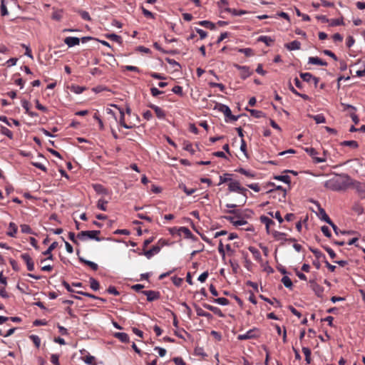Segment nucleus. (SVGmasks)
<instances>
[{"label":"nucleus","instance_id":"nucleus-1","mask_svg":"<svg viewBox=\"0 0 365 365\" xmlns=\"http://www.w3.org/2000/svg\"><path fill=\"white\" fill-rule=\"evenodd\" d=\"M215 109L222 113L225 118H229L231 121H236L238 119V116L232 115L230 108L226 105L217 103L215 106Z\"/></svg>","mask_w":365,"mask_h":365},{"label":"nucleus","instance_id":"nucleus-2","mask_svg":"<svg viewBox=\"0 0 365 365\" xmlns=\"http://www.w3.org/2000/svg\"><path fill=\"white\" fill-rule=\"evenodd\" d=\"M228 190L230 192H237L238 193L242 194L245 196V197L247 198L246 193H247V190L246 188L241 187V185L238 181L232 180L228 184ZM245 202H246V199H245L243 200V202H242V205H243L245 203Z\"/></svg>","mask_w":365,"mask_h":365},{"label":"nucleus","instance_id":"nucleus-3","mask_svg":"<svg viewBox=\"0 0 365 365\" xmlns=\"http://www.w3.org/2000/svg\"><path fill=\"white\" fill-rule=\"evenodd\" d=\"M100 233V230L81 231L78 234L77 237L81 240H85L86 237H88L96 241H100L101 239L98 237Z\"/></svg>","mask_w":365,"mask_h":365},{"label":"nucleus","instance_id":"nucleus-4","mask_svg":"<svg viewBox=\"0 0 365 365\" xmlns=\"http://www.w3.org/2000/svg\"><path fill=\"white\" fill-rule=\"evenodd\" d=\"M304 151L312 158L314 163H324L327 160L326 157H317L318 152L314 148H305Z\"/></svg>","mask_w":365,"mask_h":365},{"label":"nucleus","instance_id":"nucleus-5","mask_svg":"<svg viewBox=\"0 0 365 365\" xmlns=\"http://www.w3.org/2000/svg\"><path fill=\"white\" fill-rule=\"evenodd\" d=\"M142 293L147 297V300L148 302L157 300L160 297V292L153 290H145L143 291Z\"/></svg>","mask_w":365,"mask_h":365},{"label":"nucleus","instance_id":"nucleus-6","mask_svg":"<svg viewBox=\"0 0 365 365\" xmlns=\"http://www.w3.org/2000/svg\"><path fill=\"white\" fill-rule=\"evenodd\" d=\"M21 258L25 262L27 269L29 271H33L34 269V262L31 256L28 253H23L21 255Z\"/></svg>","mask_w":365,"mask_h":365},{"label":"nucleus","instance_id":"nucleus-7","mask_svg":"<svg viewBox=\"0 0 365 365\" xmlns=\"http://www.w3.org/2000/svg\"><path fill=\"white\" fill-rule=\"evenodd\" d=\"M309 282L311 283V287L315 294L319 298H323L324 288L314 281H310Z\"/></svg>","mask_w":365,"mask_h":365},{"label":"nucleus","instance_id":"nucleus-8","mask_svg":"<svg viewBox=\"0 0 365 365\" xmlns=\"http://www.w3.org/2000/svg\"><path fill=\"white\" fill-rule=\"evenodd\" d=\"M115 108H117L118 110H119V112L120 113V119H119V123L120 125L125 128H127V129H130V128H132L135 126V125H132L130 123L129 124L126 123H125V113L123 111V109L120 108L119 107H118L117 106H115Z\"/></svg>","mask_w":365,"mask_h":365},{"label":"nucleus","instance_id":"nucleus-9","mask_svg":"<svg viewBox=\"0 0 365 365\" xmlns=\"http://www.w3.org/2000/svg\"><path fill=\"white\" fill-rule=\"evenodd\" d=\"M255 329H250L245 334H239L237 336V339L242 341V340L255 339L257 337V336L255 334Z\"/></svg>","mask_w":365,"mask_h":365},{"label":"nucleus","instance_id":"nucleus-10","mask_svg":"<svg viewBox=\"0 0 365 365\" xmlns=\"http://www.w3.org/2000/svg\"><path fill=\"white\" fill-rule=\"evenodd\" d=\"M92 187L97 194L108 195L110 191L101 184H93Z\"/></svg>","mask_w":365,"mask_h":365},{"label":"nucleus","instance_id":"nucleus-11","mask_svg":"<svg viewBox=\"0 0 365 365\" xmlns=\"http://www.w3.org/2000/svg\"><path fill=\"white\" fill-rule=\"evenodd\" d=\"M259 220L262 224L265 225L266 231L268 234H269L270 233V226L274 225V222L272 219H270L268 217L264 216V215H262L260 217Z\"/></svg>","mask_w":365,"mask_h":365},{"label":"nucleus","instance_id":"nucleus-12","mask_svg":"<svg viewBox=\"0 0 365 365\" xmlns=\"http://www.w3.org/2000/svg\"><path fill=\"white\" fill-rule=\"evenodd\" d=\"M354 187L358 192L359 197L361 199L365 198V185L361 183L360 182H355L354 184Z\"/></svg>","mask_w":365,"mask_h":365},{"label":"nucleus","instance_id":"nucleus-13","mask_svg":"<svg viewBox=\"0 0 365 365\" xmlns=\"http://www.w3.org/2000/svg\"><path fill=\"white\" fill-rule=\"evenodd\" d=\"M64 43L68 47H73L80 43V39L77 37L68 36L64 39Z\"/></svg>","mask_w":365,"mask_h":365},{"label":"nucleus","instance_id":"nucleus-14","mask_svg":"<svg viewBox=\"0 0 365 365\" xmlns=\"http://www.w3.org/2000/svg\"><path fill=\"white\" fill-rule=\"evenodd\" d=\"M58 246L57 242H53L48 248L43 252V255L47 256L48 259H53V255L51 254L52 251L54 250Z\"/></svg>","mask_w":365,"mask_h":365},{"label":"nucleus","instance_id":"nucleus-15","mask_svg":"<svg viewBox=\"0 0 365 365\" xmlns=\"http://www.w3.org/2000/svg\"><path fill=\"white\" fill-rule=\"evenodd\" d=\"M160 250V247L158 246H153L151 249L147 251H144L143 255L148 258H151L154 255L158 254Z\"/></svg>","mask_w":365,"mask_h":365},{"label":"nucleus","instance_id":"nucleus-16","mask_svg":"<svg viewBox=\"0 0 365 365\" xmlns=\"http://www.w3.org/2000/svg\"><path fill=\"white\" fill-rule=\"evenodd\" d=\"M319 217L329 225L332 222L329 215L326 213L324 209L320 206H319Z\"/></svg>","mask_w":365,"mask_h":365},{"label":"nucleus","instance_id":"nucleus-17","mask_svg":"<svg viewBox=\"0 0 365 365\" xmlns=\"http://www.w3.org/2000/svg\"><path fill=\"white\" fill-rule=\"evenodd\" d=\"M237 68L240 71V75L243 79H245L252 74V72L250 71V68L247 66H237Z\"/></svg>","mask_w":365,"mask_h":365},{"label":"nucleus","instance_id":"nucleus-18","mask_svg":"<svg viewBox=\"0 0 365 365\" xmlns=\"http://www.w3.org/2000/svg\"><path fill=\"white\" fill-rule=\"evenodd\" d=\"M308 63L313 65L327 66V63L326 61H324L318 57H309Z\"/></svg>","mask_w":365,"mask_h":365},{"label":"nucleus","instance_id":"nucleus-19","mask_svg":"<svg viewBox=\"0 0 365 365\" xmlns=\"http://www.w3.org/2000/svg\"><path fill=\"white\" fill-rule=\"evenodd\" d=\"M149 107L155 111L158 118H161V119L165 118V111L162 108H160V107H158L155 105H153V104L150 105Z\"/></svg>","mask_w":365,"mask_h":365},{"label":"nucleus","instance_id":"nucleus-20","mask_svg":"<svg viewBox=\"0 0 365 365\" xmlns=\"http://www.w3.org/2000/svg\"><path fill=\"white\" fill-rule=\"evenodd\" d=\"M257 41L264 43L267 46H272L274 43V39L267 36H260L258 37Z\"/></svg>","mask_w":365,"mask_h":365},{"label":"nucleus","instance_id":"nucleus-21","mask_svg":"<svg viewBox=\"0 0 365 365\" xmlns=\"http://www.w3.org/2000/svg\"><path fill=\"white\" fill-rule=\"evenodd\" d=\"M285 47L290 51L298 50L301 47V43L299 41L295 40L289 43H287Z\"/></svg>","mask_w":365,"mask_h":365},{"label":"nucleus","instance_id":"nucleus-22","mask_svg":"<svg viewBox=\"0 0 365 365\" xmlns=\"http://www.w3.org/2000/svg\"><path fill=\"white\" fill-rule=\"evenodd\" d=\"M9 231L7 232V235L12 237H15L18 230L17 225L14 222H11L9 223Z\"/></svg>","mask_w":365,"mask_h":365},{"label":"nucleus","instance_id":"nucleus-23","mask_svg":"<svg viewBox=\"0 0 365 365\" xmlns=\"http://www.w3.org/2000/svg\"><path fill=\"white\" fill-rule=\"evenodd\" d=\"M248 250L252 254L253 257L255 258V260L259 261V262L261 261V259H262L261 254H260V252L257 249H256L254 247L250 246V247H249Z\"/></svg>","mask_w":365,"mask_h":365},{"label":"nucleus","instance_id":"nucleus-24","mask_svg":"<svg viewBox=\"0 0 365 365\" xmlns=\"http://www.w3.org/2000/svg\"><path fill=\"white\" fill-rule=\"evenodd\" d=\"M114 336L122 342L126 343L129 341V336L126 333L117 332L114 334Z\"/></svg>","mask_w":365,"mask_h":365},{"label":"nucleus","instance_id":"nucleus-25","mask_svg":"<svg viewBox=\"0 0 365 365\" xmlns=\"http://www.w3.org/2000/svg\"><path fill=\"white\" fill-rule=\"evenodd\" d=\"M198 24L210 30H215L216 28L215 24L214 23L207 20L200 21L198 22Z\"/></svg>","mask_w":365,"mask_h":365},{"label":"nucleus","instance_id":"nucleus-26","mask_svg":"<svg viewBox=\"0 0 365 365\" xmlns=\"http://www.w3.org/2000/svg\"><path fill=\"white\" fill-rule=\"evenodd\" d=\"M108 202V200H106L104 198L101 197L97 202V207L101 210L106 211Z\"/></svg>","mask_w":365,"mask_h":365},{"label":"nucleus","instance_id":"nucleus-27","mask_svg":"<svg viewBox=\"0 0 365 365\" xmlns=\"http://www.w3.org/2000/svg\"><path fill=\"white\" fill-rule=\"evenodd\" d=\"M79 260L80 262H81L82 263L88 265V267H90L94 271H96L98 268V266L96 263L93 262H91V261H89V260H86L82 257H79Z\"/></svg>","mask_w":365,"mask_h":365},{"label":"nucleus","instance_id":"nucleus-28","mask_svg":"<svg viewBox=\"0 0 365 365\" xmlns=\"http://www.w3.org/2000/svg\"><path fill=\"white\" fill-rule=\"evenodd\" d=\"M195 311H196V313H197V316L205 317H207V318H211L212 317V315L210 313H208L207 312H205L200 307L195 305Z\"/></svg>","mask_w":365,"mask_h":365},{"label":"nucleus","instance_id":"nucleus-29","mask_svg":"<svg viewBox=\"0 0 365 365\" xmlns=\"http://www.w3.org/2000/svg\"><path fill=\"white\" fill-rule=\"evenodd\" d=\"M180 235L184 234L186 238H192L194 237L193 234L191 231L186 227H179Z\"/></svg>","mask_w":365,"mask_h":365},{"label":"nucleus","instance_id":"nucleus-30","mask_svg":"<svg viewBox=\"0 0 365 365\" xmlns=\"http://www.w3.org/2000/svg\"><path fill=\"white\" fill-rule=\"evenodd\" d=\"M352 210L359 215L363 214L364 207L359 202H355L352 206Z\"/></svg>","mask_w":365,"mask_h":365},{"label":"nucleus","instance_id":"nucleus-31","mask_svg":"<svg viewBox=\"0 0 365 365\" xmlns=\"http://www.w3.org/2000/svg\"><path fill=\"white\" fill-rule=\"evenodd\" d=\"M302 352L303 354H304L305 356V361H307V364H310L311 362V354H312V352H311V350L308 347H302Z\"/></svg>","mask_w":365,"mask_h":365},{"label":"nucleus","instance_id":"nucleus-32","mask_svg":"<svg viewBox=\"0 0 365 365\" xmlns=\"http://www.w3.org/2000/svg\"><path fill=\"white\" fill-rule=\"evenodd\" d=\"M231 174L230 173H225L223 175L220 176V182L219 185L228 182L229 183L232 180L231 178Z\"/></svg>","mask_w":365,"mask_h":365},{"label":"nucleus","instance_id":"nucleus-33","mask_svg":"<svg viewBox=\"0 0 365 365\" xmlns=\"http://www.w3.org/2000/svg\"><path fill=\"white\" fill-rule=\"evenodd\" d=\"M21 231L25 234L35 235V232L32 230L29 225H21Z\"/></svg>","mask_w":365,"mask_h":365},{"label":"nucleus","instance_id":"nucleus-34","mask_svg":"<svg viewBox=\"0 0 365 365\" xmlns=\"http://www.w3.org/2000/svg\"><path fill=\"white\" fill-rule=\"evenodd\" d=\"M70 89L72 92L80 94L86 90V88L78 85H72Z\"/></svg>","mask_w":365,"mask_h":365},{"label":"nucleus","instance_id":"nucleus-35","mask_svg":"<svg viewBox=\"0 0 365 365\" xmlns=\"http://www.w3.org/2000/svg\"><path fill=\"white\" fill-rule=\"evenodd\" d=\"M341 145L352 148H357L359 147V143L356 140H345L341 143Z\"/></svg>","mask_w":365,"mask_h":365},{"label":"nucleus","instance_id":"nucleus-36","mask_svg":"<svg viewBox=\"0 0 365 365\" xmlns=\"http://www.w3.org/2000/svg\"><path fill=\"white\" fill-rule=\"evenodd\" d=\"M311 118H312L317 124L324 123L326 122L325 117L322 114L312 115Z\"/></svg>","mask_w":365,"mask_h":365},{"label":"nucleus","instance_id":"nucleus-37","mask_svg":"<svg viewBox=\"0 0 365 365\" xmlns=\"http://www.w3.org/2000/svg\"><path fill=\"white\" fill-rule=\"evenodd\" d=\"M90 286L91 288L94 291H97L100 288L99 282L93 277L90 278Z\"/></svg>","mask_w":365,"mask_h":365},{"label":"nucleus","instance_id":"nucleus-38","mask_svg":"<svg viewBox=\"0 0 365 365\" xmlns=\"http://www.w3.org/2000/svg\"><path fill=\"white\" fill-rule=\"evenodd\" d=\"M268 214L271 217H274L275 219H277L280 224H282L283 222L284 219L282 217L279 211H277L275 212H269Z\"/></svg>","mask_w":365,"mask_h":365},{"label":"nucleus","instance_id":"nucleus-39","mask_svg":"<svg viewBox=\"0 0 365 365\" xmlns=\"http://www.w3.org/2000/svg\"><path fill=\"white\" fill-rule=\"evenodd\" d=\"M274 179L282 181L287 184L290 183V177L289 175H275Z\"/></svg>","mask_w":365,"mask_h":365},{"label":"nucleus","instance_id":"nucleus-40","mask_svg":"<svg viewBox=\"0 0 365 365\" xmlns=\"http://www.w3.org/2000/svg\"><path fill=\"white\" fill-rule=\"evenodd\" d=\"M1 133L3 135L7 136L9 139L13 138V133L9 129H8L7 128H6L4 126L1 127Z\"/></svg>","mask_w":365,"mask_h":365},{"label":"nucleus","instance_id":"nucleus-41","mask_svg":"<svg viewBox=\"0 0 365 365\" xmlns=\"http://www.w3.org/2000/svg\"><path fill=\"white\" fill-rule=\"evenodd\" d=\"M282 282L287 288L291 289L292 287V282L290 278L287 276L282 277Z\"/></svg>","mask_w":365,"mask_h":365},{"label":"nucleus","instance_id":"nucleus-42","mask_svg":"<svg viewBox=\"0 0 365 365\" xmlns=\"http://www.w3.org/2000/svg\"><path fill=\"white\" fill-rule=\"evenodd\" d=\"M213 302H215L220 305H223V306L228 305L230 303L229 300L225 297H220V298L214 299Z\"/></svg>","mask_w":365,"mask_h":365},{"label":"nucleus","instance_id":"nucleus-43","mask_svg":"<svg viewBox=\"0 0 365 365\" xmlns=\"http://www.w3.org/2000/svg\"><path fill=\"white\" fill-rule=\"evenodd\" d=\"M344 25L343 18L341 19H332L330 20V26H336Z\"/></svg>","mask_w":365,"mask_h":365},{"label":"nucleus","instance_id":"nucleus-44","mask_svg":"<svg viewBox=\"0 0 365 365\" xmlns=\"http://www.w3.org/2000/svg\"><path fill=\"white\" fill-rule=\"evenodd\" d=\"M236 171L248 177V178H254L255 177V174L253 173H252L250 170H247L244 168H240V169L237 170Z\"/></svg>","mask_w":365,"mask_h":365},{"label":"nucleus","instance_id":"nucleus-45","mask_svg":"<svg viewBox=\"0 0 365 365\" xmlns=\"http://www.w3.org/2000/svg\"><path fill=\"white\" fill-rule=\"evenodd\" d=\"M300 77L306 82H311L313 78V76L310 73H301Z\"/></svg>","mask_w":365,"mask_h":365},{"label":"nucleus","instance_id":"nucleus-46","mask_svg":"<svg viewBox=\"0 0 365 365\" xmlns=\"http://www.w3.org/2000/svg\"><path fill=\"white\" fill-rule=\"evenodd\" d=\"M76 293L79 294H82V295H84L86 297H90V298H93V299H99L102 302H105L106 300L103 298H101V297H96L95 295L92 294H90V293H88V292H82V291H77Z\"/></svg>","mask_w":365,"mask_h":365},{"label":"nucleus","instance_id":"nucleus-47","mask_svg":"<svg viewBox=\"0 0 365 365\" xmlns=\"http://www.w3.org/2000/svg\"><path fill=\"white\" fill-rule=\"evenodd\" d=\"M225 11L231 13L232 15L234 16H241L244 14H245L246 12L243 10H237V9H230V8H227L225 9Z\"/></svg>","mask_w":365,"mask_h":365},{"label":"nucleus","instance_id":"nucleus-48","mask_svg":"<svg viewBox=\"0 0 365 365\" xmlns=\"http://www.w3.org/2000/svg\"><path fill=\"white\" fill-rule=\"evenodd\" d=\"M273 237L277 240H283L286 236V234L284 232H280L276 230H273L272 232Z\"/></svg>","mask_w":365,"mask_h":365},{"label":"nucleus","instance_id":"nucleus-49","mask_svg":"<svg viewBox=\"0 0 365 365\" xmlns=\"http://www.w3.org/2000/svg\"><path fill=\"white\" fill-rule=\"evenodd\" d=\"M329 225L333 228L334 232H335L336 235H339V233H341L342 235L349 234L350 233V232L341 231L333 222H331Z\"/></svg>","mask_w":365,"mask_h":365},{"label":"nucleus","instance_id":"nucleus-50","mask_svg":"<svg viewBox=\"0 0 365 365\" xmlns=\"http://www.w3.org/2000/svg\"><path fill=\"white\" fill-rule=\"evenodd\" d=\"M0 11L1 16H6L9 14L6 6L4 4V0L1 1Z\"/></svg>","mask_w":365,"mask_h":365},{"label":"nucleus","instance_id":"nucleus-51","mask_svg":"<svg viewBox=\"0 0 365 365\" xmlns=\"http://www.w3.org/2000/svg\"><path fill=\"white\" fill-rule=\"evenodd\" d=\"M30 339L37 348H38L40 346L41 339L38 336L31 335Z\"/></svg>","mask_w":365,"mask_h":365},{"label":"nucleus","instance_id":"nucleus-52","mask_svg":"<svg viewBox=\"0 0 365 365\" xmlns=\"http://www.w3.org/2000/svg\"><path fill=\"white\" fill-rule=\"evenodd\" d=\"M81 17L83 19V20H86V21H91V18L90 16V14L88 11H78Z\"/></svg>","mask_w":365,"mask_h":365},{"label":"nucleus","instance_id":"nucleus-53","mask_svg":"<svg viewBox=\"0 0 365 365\" xmlns=\"http://www.w3.org/2000/svg\"><path fill=\"white\" fill-rule=\"evenodd\" d=\"M172 91L174 93H175V94H177V95H178L180 96H183L182 88L181 86H174L173 88V89H172Z\"/></svg>","mask_w":365,"mask_h":365},{"label":"nucleus","instance_id":"nucleus-54","mask_svg":"<svg viewBox=\"0 0 365 365\" xmlns=\"http://www.w3.org/2000/svg\"><path fill=\"white\" fill-rule=\"evenodd\" d=\"M321 230L322 232H323V234L327 237H331V231L329 230V227L327 226H322L321 227Z\"/></svg>","mask_w":365,"mask_h":365},{"label":"nucleus","instance_id":"nucleus-55","mask_svg":"<svg viewBox=\"0 0 365 365\" xmlns=\"http://www.w3.org/2000/svg\"><path fill=\"white\" fill-rule=\"evenodd\" d=\"M251 115L256 118H261L263 115V112L257 110H249Z\"/></svg>","mask_w":365,"mask_h":365},{"label":"nucleus","instance_id":"nucleus-56","mask_svg":"<svg viewBox=\"0 0 365 365\" xmlns=\"http://www.w3.org/2000/svg\"><path fill=\"white\" fill-rule=\"evenodd\" d=\"M123 70L129 71H133V72H140V69L134 66H124Z\"/></svg>","mask_w":365,"mask_h":365},{"label":"nucleus","instance_id":"nucleus-57","mask_svg":"<svg viewBox=\"0 0 365 365\" xmlns=\"http://www.w3.org/2000/svg\"><path fill=\"white\" fill-rule=\"evenodd\" d=\"M239 51L247 56H250L253 54L252 50L250 48H241Z\"/></svg>","mask_w":365,"mask_h":365},{"label":"nucleus","instance_id":"nucleus-58","mask_svg":"<svg viewBox=\"0 0 365 365\" xmlns=\"http://www.w3.org/2000/svg\"><path fill=\"white\" fill-rule=\"evenodd\" d=\"M107 292L109 293V294H113L115 296H118L120 294L119 292L116 289V288L113 286H110L108 289H107Z\"/></svg>","mask_w":365,"mask_h":365},{"label":"nucleus","instance_id":"nucleus-59","mask_svg":"<svg viewBox=\"0 0 365 365\" xmlns=\"http://www.w3.org/2000/svg\"><path fill=\"white\" fill-rule=\"evenodd\" d=\"M58 359L59 356L57 354H52L51 356V362L53 365H60Z\"/></svg>","mask_w":365,"mask_h":365},{"label":"nucleus","instance_id":"nucleus-60","mask_svg":"<svg viewBox=\"0 0 365 365\" xmlns=\"http://www.w3.org/2000/svg\"><path fill=\"white\" fill-rule=\"evenodd\" d=\"M197 33L200 35V39H204L207 36V33L202 29L196 28Z\"/></svg>","mask_w":365,"mask_h":365},{"label":"nucleus","instance_id":"nucleus-61","mask_svg":"<svg viewBox=\"0 0 365 365\" xmlns=\"http://www.w3.org/2000/svg\"><path fill=\"white\" fill-rule=\"evenodd\" d=\"M150 93L153 96L156 97L158 95L163 93V91L158 90L155 87H153L150 88Z\"/></svg>","mask_w":365,"mask_h":365},{"label":"nucleus","instance_id":"nucleus-62","mask_svg":"<svg viewBox=\"0 0 365 365\" xmlns=\"http://www.w3.org/2000/svg\"><path fill=\"white\" fill-rule=\"evenodd\" d=\"M142 11L143 15L149 19H154V14L150 12V11L145 9V8L142 7Z\"/></svg>","mask_w":365,"mask_h":365},{"label":"nucleus","instance_id":"nucleus-63","mask_svg":"<svg viewBox=\"0 0 365 365\" xmlns=\"http://www.w3.org/2000/svg\"><path fill=\"white\" fill-rule=\"evenodd\" d=\"M355 43L354 37L349 36L346 38V45L348 48H351Z\"/></svg>","mask_w":365,"mask_h":365},{"label":"nucleus","instance_id":"nucleus-64","mask_svg":"<svg viewBox=\"0 0 365 365\" xmlns=\"http://www.w3.org/2000/svg\"><path fill=\"white\" fill-rule=\"evenodd\" d=\"M173 361L176 365H186L185 362L181 357H175Z\"/></svg>","mask_w":365,"mask_h":365}]
</instances>
